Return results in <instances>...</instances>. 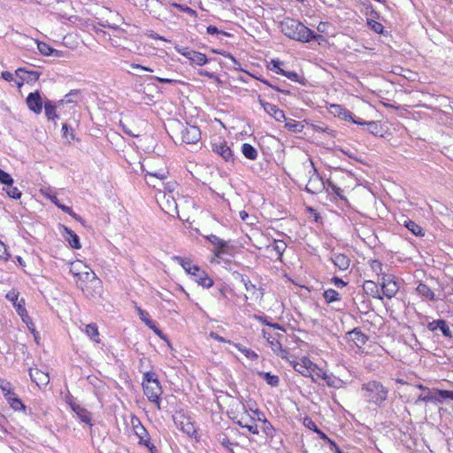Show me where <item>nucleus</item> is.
Returning <instances> with one entry per match:
<instances>
[{
	"instance_id": "1",
	"label": "nucleus",
	"mask_w": 453,
	"mask_h": 453,
	"mask_svg": "<svg viewBox=\"0 0 453 453\" xmlns=\"http://www.w3.org/2000/svg\"><path fill=\"white\" fill-rule=\"evenodd\" d=\"M280 28L284 35L300 42H310L322 38V35L315 34L301 21L289 17L280 22Z\"/></svg>"
},
{
	"instance_id": "2",
	"label": "nucleus",
	"mask_w": 453,
	"mask_h": 453,
	"mask_svg": "<svg viewBox=\"0 0 453 453\" xmlns=\"http://www.w3.org/2000/svg\"><path fill=\"white\" fill-rule=\"evenodd\" d=\"M360 394L366 403L380 407L388 399V388L380 381L369 380L362 385Z\"/></svg>"
},
{
	"instance_id": "3",
	"label": "nucleus",
	"mask_w": 453,
	"mask_h": 453,
	"mask_svg": "<svg viewBox=\"0 0 453 453\" xmlns=\"http://www.w3.org/2000/svg\"><path fill=\"white\" fill-rule=\"evenodd\" d=\"M303 166L309 177L304 190L310 194H318L322 192L326 188V181H324L322 177L319 175L313 161L309 158L303 164Z\"/></svg>"
},
{
	"instance_id": "4",
	"label": "nucleus",
	"mask_w": 453,
	"mask_h": 453,
	"mask_svg": "<svg viewBox=\"0 0 453 453\" xmlns=\"http://www.w3.org/2000/svg\"><path fill=\"white\" fill-rule=\"evenodd\" d=\"M131 426L134 434L139 438L138 443L148 448L149 450L153 449V444L150 442V436L147 429L143 426L139 418L132 416Z\"/></svg>"
},
{
	"instance_id": "5",
	"label": "nucleus",
	"mask_w": 453,
	"mask_h": 453,
	"mask_svg": "<svg viewBox=\"0 0 453 453\" xmlns=\"http://www.w3.org/2000/svg\"><path fill=\"white\" fill-rule=\"evenodd\" d=\"M174 49L178 53L190 60L191 63L199 66L204 65L209 61L205 54L188 49L187 47L176 45Z\"/></svg>"
},
{
	"instance_id": "6",
	"label": "nucleus",
	"mask_w": 453,
	"mask_h": 453,
	"mask_svg": "<svg viewBox=\"0 0 453 453\" xmlns=\"http://www.w3.org/2000/svg\"><path fill=\"white\" fill-rule=\"evenodd\" d=\"M143 393L148 400L155 403L157 410H161V395L163 393L160 382L142 386Z\"/></svg>"
},
{
	"instance_id": "7",
	"label": "nucleus",
	"mask_w": 453,
	"mask_h": 453,
	"mask_svg": "<svg viewBox=\"0 0 453 453\" xmlns=\"http://www.w3.org/2000/svg\"><path fill=\"white\" fill-rule=\"evenodd\" d=\"M416 387L422 391V393L418 396L417 400L414 402V404L418 405L420 403H439L440 396L437 395L438 391L441 389L436 388H429L422 384H418Z\"/></svg>"
},
{
	"instance_id": "8",
	"label": "nucleus",
	"mask_w": 453,
	"mask_h": 453,
	"mask_svg": "<svg viewBox=\"0 0 453 453\" xmlns=\"http://www.w3.org/2000/svg\"><path fill=\"white\" fill-rule=\"evenodd\" d=\"M211 150L214 153L220 156L226 162L234 164V156L230 147L227 146L226 142L219 141L218 142H212Z\"/></svg>"
},
{
	"instance_id": "9",
	"label": "nucleus",
	"mask_w": 453,
	"mask_h": 453,
	"mask_svg": "<svg viewBox=\"0 0 453 453\" xmlns=\"http://www.w3.org/2000/svg\"><path fill=\"white\" fill-rule=\"evenodd\" d=\"M189 275L195 282L204 288H210L214 284L213 280L200 266L193 268V272Z\"/></svg>"
},
{
	"instance_id": "10",
	"label": "nucleus",
	"mask_w": 453,
	"mask_h": 453,
	"mask_svg": "<svg viewBox=\"0 0 453 453\" xmlns=\"http://www.w3.org/2000/svg\"><path fill=\"white\" fill-rule=\"evenodd\" d=\"M181 138L187 144H196L201 139V131L196 126H188L182 129Z\"/></svg>"
},
{
	"instance_id": "11",
	"label": "nucleus",
	"mask_w": 453,
	"mask_h": 453,
	"mask_svg": "<svg viewBox=\"0 0 453 453\" xmlns=\"http://www.w3.org/2000/svg\"><path fill=\"white\" fill-rule=\"evenodd\" d=\"M27 105L30 111L36 114H40L42 111L44 101L42 100L39 91L31 92L26 99Z\"/></svg>"
},
{
	"instance_id": "12",
	"label": "nucleus",
	"mask_w": 453,
	"mask_h": 453,
	"mask_svg": "<svg viewBox=\"0 0 453 453\" xmlns=\"http://www.w3.org/2000/svg\"><path fill=\"white\" fill-rule=\"evenodd\" d=\"M173 422L179 429L188 436L196 434V429L189 418L185 417L184 415H180L179 417H173Z\"/></svg>"
},
{
	"instance_id": "13",
	"label": "nucleus",
	"mask_w": 453,
	"mask_h": 453,
	"mask_svg": "<svg viewBox=\"0 0 453 453\" xmlns=\"http://www.w3.org/2000/svg\"><path fill=\"white\" fill-rule=\"evenodd\" d=\"M346 339L352 342L357 348H362L368 341V336L365 334L358 327L352 329L346 334Z\"/></svg>"
},
{
	"instance_id": "14",
	"label": "nucleus",
	"mask_w": 453,
	"mask_h": 453,
	"mask_svg": "<svg viewBox=\"0 0 453 453\" xmlns=\"http://www.w3.org/2000/svg\"><path fill=\"white\" fill-rule=\"evenodd\" d=\"M330 260L340 271H346L349 268L350 258L345 254L331 251Z\"/></svg>"
},
{
	"instance_id": "15",
	"label": "nucleus",
	"mask_w": 453,
	"mask_h": 453,
	"mask_svg": "<svg viewBox=\"0 0 453 453\" xmlns=\"http://www.w3.org/2000/svg\"><path fill=\"white\" fill-rule=\"evenodd\" d=\"M261 105L265 111L272 116L276 121L281 122L283 120H287L285 112L279 109L275 104L261 101Z\"/></svg>"
},
{
	"instance_id": "16",
	"label": "nucleus",
	"mask_w": 453,
	"mask_h": 453,
	"mask_svg": "<svg viewBox=\"0 0 453 453\" xmlns=\"http://www.w3.org/2000/svg\"><path fill=\"white\" fill-rule=\"evenodd\" d=\"M29 376L32 381H34L38 387L46 386L50 382L49 374L37 368H30Z\"/></svg>"
},
{
	"instance_id": "17",
	"label": "nucleus",
	"mask_w": 453,
	"mask_h": 453,
	"mask_svg": "<svg viewBox=\"0 0 453 453\" xmlns=\"http://www.w3.org/2000/svg\"><path fill=\"white\" fill-rule=\"evenodd\" d=\"M256 419L253 417H250L249 415L242 416L237 421L236 424H238L240 426L246 428L250 433L253 434H258V428L256 425Z\"/></svg>"
},
{
	"instance_id": "18",
	"label": "nucleus",
	"mask_w": 453,
	"mask_h": 453,
	"mask_svg": "<svg viewBox=\"0 0 453 453\" xmlns=\"http://www.w3.org/2000/svg\"><path fill=\"white\" fill-rule=\"evenodd\" d=\"M311 366H315V365L306 357H303L301 362H296L293 365L295 371L305 377L310 376Z\"/></svg>"
},
{
	"instance_id": "19",
	"label": "nucleus",
	"mask_w": 453,
	"mask_h": 453,
	"mask_svg": "<svg viewBox=\"0 0 453 453\" xmlns=\"http://www.w3.org/2000/svg\"><path fill=\"white\" fill-rule=\"evenodd\" d=\"M69 404L72 410L76 413V415L82 422L89 424L90 426L92 425L91 414L88 410L73 402H69Z\"/></svg>"
},
{
	"instance_id": "20",
	"label": "nucleus",
	"mask_w": 453,
	"mask_h": 453,
	"mask_svg": "<svg viewBox=\"0 0 453 453\" xmlns=\"http://www.w3.org/2000/svg\"><path fill=\"white\" fill-rule=\"evenodd\" d=\"M58 103H53L50 99L44 100V111L45 115L50 121H54L58 119V115L56 112L57 108L59 106Z\"/></svg>"
},
{
	"instance_id": "21",
	"label": "nucleus",
	"mask_w": 453,
	"mask_h": 453,
	"mask_svg": "<svg viewBox=\"0 0 453 453\" xmlns=\"http://www.w3.org/2000/svg\"><path fill=\"white\" fill-rule=\"evenodd\" d=\"M232 246L229 242L221 239L218 246H215L212 250V253L216 257L221 258L225 255L231 254Z\"/></svg>"
},
{
	"instance_id": "22",
	"label": "nucleus",
	"mask_w": 453,
	"mask_h": 453,
	"mask_svg": "<svg viewBox=\"0 0 453 453\" xmlns=\"http://www.w3.org/2000/svg\"><path fill=\"white\" fill-rule=\"evenodd\" d=\"M240 281L243 284L247 292H249L252 296H255L256 299L262 298L264 293L261 291L259 295L257 294V288L256 285H254L249 277L240 274Z\"/></svg>"
},
{
	"instance_id": "23",
	"label": "nucleus",
	"mask_w": 453,
	"mask_h": 453,
	"mask_svg": "<svg viewBox=\"0 0 453 453\" xmlns=\"http://www.w3.org/2000/svg\"><path fill=\"white\" fill-rule=\"evenodd\" d=\"M135 309L139 314L140 319L145 323V325L152 329L157 335H160L161 332L156 326L155 322L150 319V314L139 306H135Z\"/></svg>"
},
{
	"instance_id": "24",
	"label": "nucleus",
	"mask_w": 453,
	"mask_h": 453,
	"mask_svg": "<svg viewBox=\"0 0 453 453\" xmlns=\"http://www.w3.org/2000/svg\"><path fill=\"white\" fill-rule=\"evenodd\" d=\"M268 344L270 345L272 350L276 356L281 357L282 359L288 358V351L286 349L282 348V345L278 339H276L275 337L272 338V340L269 341Z\"/></svg>"
},
{
	"instance_id": "25",
	"label": "nucleus",
	"mask_w": 453,
	"mask_h": 453,
	"mask_svg": "<svg viewBox=\"0 0 453 453\" xmlns=\"http://www.w3.org/2000/svg\"><path fill=\"white\" fill-rule=\"evenodd\" d=\"M363 288L367 295L373 298L382 300V296L380 294L377 284L372 280H365L363 284Z\"/></svg>"
},
{
	"instance_id": "26",
	"label": "nucleus",
	"mask_w": 453,
	"mask_h": 453,
	"mask_svg": "<svg viewBox=\"0 0 453 453\" xmlns=\"http://www.w3.org/2000/svg\"><path fill=\"white\" fill-rule=\"evenodd\" d=\"M399 288H400L399 283L396 280H394V281L388 282L387 284H385V283L382 284L381 290H382L383 296H385L387 298L391 299L397 294Z\"/></svg>"
},
{
	"instance_id": "27",
	"label": "nucleus",
	"mask_w": 453,
	"mask_h": 453,
	"mask_svg": "<svg viewBox=\"0 0 453 453\" xmlns=\"http://www.w3.org/2000/svg\"><path fill=\"white\" fill-rule=\"evenodd\" d=\"M5 400L7 401V403L10 404V406L14 411H22L26 412V411H27L26 405L16 395V394L14 392L12 393L10 396L8 395L7 397H5Z\"/></svg>"
},
{
	"instance_id": "28",
	"label": "nucleus",
	"mask_w": 453,
	"mask_h": 453,
	"mask_svg": "<svg viewBox=\"0 0 453 453\" xmlns=\"http://www.w3.org/2000/svg\"><path fill=\"white\" fill-rule=\"evenodd\" d=\"M64 230L66 234L65 239L68 242L69 245L75 250L81 249V245L80 242L79 236L70 228L64 226Z\"/></svg>"
},
{
	"instance_id": "29",
	"label": "nucleus",
	"mask_w": 453,
	"mask_h": 453,
	"mask_svg": "<svg viewBox=\"0 0 453 453\" xmlns=\"http://www.w3.org/2000/svg\"><path fill=\"white\" fill-rule=\"evenodd\" d=\"M416 291L419 296L425 297L426 299L430 301L436 300L434 292L425 283H419L416 288Z\"/></svg>"
},
{
	"instance_id": "30",
	"label": "nucleus",
	"mask_w": 453,
	"mask_h": 453,
	"mask_svg": "<svg viewBox=\"0 0 453 453\" xmlns=\"http://www.w3.org/2000/svg\"><path fill=\"white\" fill-rule=\"evenodd\" d=\"M331 109H333V111L334 114H337L339 117L345 120L352 119L353 113L342 107L340 104H332Z\"/></svg>"
},
{
	"instance_id": "31",
	"label": "nucleus",
	"mask_w": 453,
	"mask_h": 453,
	"mask_svg": "<svg viewBox=\"0 0 453 453\" xmlns=\"http://www.w3.org/2000/svg\"><path fill=\"white\" fill-rule=\"evenodd\" d=\"M257 375L262 378L266 383L272 387H277L280 384V378L277 375L271 374L267 372H257Z\"/></svg>"
},
{
	"instance_id": "32",
	"label": "nucleus",
	"mask_w": 453,
	"mask_h": 453,
	"mask_svg": "<svg viewBox=\"0 0 453 453\" xmlns=\"http://www.w3.org/2000/svg\"><path fill=\"white\" fill-rule=\"evenodd\" d=\"M326 192L334 193L339 199L346 201V197L343 195V190L336 186L333 181L327 180L326 182Z\"/></svg>"
},
{
	"instance_id": "33",
	"label": "nucleus",
	"mask_w": 453,
	"mask_h": 453,
	"mask_svg": "<svg viewBox=\"0 0 453 453\" xmlns=\"http://www.w3.org/2000/svg\"><path fill=\"white\" fill-rule=\"evenodd\" d=\"M242 153L250 160H256L257 157V149L250 143H243L242 145Z\"/></svg>"
},
{
	"instance_id": "34",
	"label": "nucleus",
	"mask_w": 453,
	"mask_h": 453,
	"mask_svg": "<svg viewBox=\"0 0 453 453\" xmlns=\"http://www.w3.org/2000/svg\"><path fill=\"white\" fill-rule=\"evenodd\" d=\"M404 226L411 231L414 235L416 236H424L425 232L423 231V228L418 225L416 222L406 219L403 223Z\"/></svg>"
},
{
	"instance_id": "35",
	"label": "nucleus",
	"mask_w": 453,
	"mask_h": 453,
	"mask_svg": "<svg viewBox=\"0 0 453 453\" xmlns=\"http://www.w3.org/2000/svg\"><path fill=\"white\" fill-rule=\"evenodd\" d=\"M173 259L182 266L188 274H190L193 272V268H196L198 266L196 265H193L189 259L179 256L174 257Z\"/></svg>"
},
{
	"instance_id": "36",
	"label": "nucleus",
	"mask_w": 453,
	"mask_h": 453,
	"mask_svg": "<svg viewBox=\"0 0 453 453\" xmlns=\"http://www.w3.org/2000/svg\"><path fill=\"white\" fill-rule=\"evenodd\" d=\"M323 297L326 303H332L341 301V295L333 288H328L324 291Z\"/></svg>"
},
{
	"instance_id": "37",
	"label": "nucleus",
	"mask_w": 453,
	"mask_h": 453,
	"mask_svg": "<svg viewBox=\"0 0 453 453\" xmlns=\"http://www.w3.org/2000/svg\"><path fill=\"white\" fill-rule=\"evenodd\" d=\"M233 345L242 352L247 358L250 360H257L258 358V355L247 347L242 346L241 343L233 342Z\"/></svg>"
},
{
	"instance_id": "38",
	"label": "nucleus",
	"mask_w": 453,
	"mask_h": 453,
	"mask_svg": "<svg viewBox=\"0 0 453 453\" xmlns=\"http://www.w3.org/2000/svg\"><path fill=\"white\" fill-rule=\"evenodd\" d=\"M85 333L95 342L98 343L100 342L99 332L96 324L87 325L85 326Z\"/></svg>"
},
{
	"instance_id": "39",
	"label": "nucleus",
	"mask_w": 453,
	"mask_h": 453,
	"mask_svg": "<svg viewBox=\"0 0 453 453\" xmlns=\"http://www.w3.org/2000/svg\"><path fill=\"white\" fill-rule=\"evenodd\" d=\"M287 243L282 240H274L273 250L278 255V259L281 261L284 251L286 250Z\"/></svg>"
},
{
	"instance_id": "40",
	"label": "nucleus",
	"mask_w": 453,
	"mask_h": 453,
	"mask_svg": "<svg viewBox=\"0 0 453 453\" xmlns=\"http://www.w3.org/2000/svg\"><path fill=\"white\" fill-rule=\"evenodd\" d=\"M285 121H286L285 127L288 131L295 132V133L302 132L303 126L300 122H298L295 119H288V120L287 119Z\"/></svg>"
},
{
	"instance_id": "41",
	"label": "nucleus",
	"mask_w": 453,
	"mask_h": 453,
	"mask_svg": "<svg viewBox=\"0 0 453 453\" xmlns=\"http://www.w3.org/2000/svg\"><path fill=\"white\" fill-rule=\"evenodd\" d=\"M3 189L5 191L7 196L12 199H19L22 196L21 191L18 188L14 187L13 184H12V186H5Z\"/></svg>"
},
{
	"instance_id": "42",
	"label": "nucleus",
	"mask_w": 453,
	"mask_h": 453,
	"mask_svg": "<svg viewBox=\"0 0 453 453\" xmlns=\"http://www.w3.org/2000/svg\"><path fill=\"white\" fill-rule=\"evenodd\" d=\"M439 326V330L441 332L442 335L448 339L453 338V331L449 326L448 322L444 319L441 320Z\"/></svg>"
},
{
	"instance_id": "43",
	"label": "nucleus",
	"mask_w": 453,
	"mask_h": 453,
	"mask_svg": "<svg viewBox=\"0 0 453 453\" xmlns=\"http://www.w3.org/2000/svg\"><path fill=\"white\" fill-rule=\"evenodd\" d=\"M159 382L157 374L154 372H147L142 375V386Z\"/></svg>"
},
{
	"instance_id": "44",
	"label": "nucleus",
	"mask_w": 453,
	"mask_h": 453,
	"mask_svg": "<svg viewBox=\"0 0 453 453\" xmlns=\"http://www.w3.org/2000/svg\"><path fill=\"white\" fill-rule=\"evenodd\" d=\"M37 49L40 53L44 56H50L51 54H54L53 48L43 42H37Z\"/></svg>"
},
{
	"instance_id": "45",
	"label": "nucleus",
	"mask_w": 453,
	"mask_h": 453,
	"mask_svg": "<svg viewBox=\"0 0 453 453\" xmlns=\"http://www.w3.org/2000/svg\"><path fill=\"white\" fill-rule=\"evenodd\" d=\"M320 438L325 441L326 442L329 447H330V449L333 450L334 453H344L338 446L337 444L335 443V441H334L333 440H331L325 433H321V436Z\"/></svg>"
},
{
	"instance_id": "46",
	"label": "nucleus",
	"mask_w": 453,
	"mask_h": 453,
	"mask_svg": "<svg viewBox=\"0 0 453 453\" xmlns=\"http://www.w3.org/2000/svg\"><path fill=\"white\" fill-rule=\"evenodd\" d=\"M261 429L266 436L270 438L274 436L275 429L266 418H263V426H261Z\"/></svg>"
},
{
	"instance_id": "47",
	"label": "nucleus",
	"mask_w": 453,
	"mask_h": 453,
	"mask_svg": "<svg viewBox=\"0 0 453 453\" xmlns=\"http://www.w3.org/2000/svg\"><path fill=\"white\" fill-rule=\"evenodd\" d=\"M0 389L3 392L4 398L8 395L10 396L11 394L13 393L12 384L4 379H0Z\"/></svg>"
},
{
	"instance_id": "48",
	"label": "nucleus",
	"mask_w": 453,
	"mask_h": 453,
	"mask_svg": "<svg viewBox=\"0 0 453 453\" xmlns=\"http://www.w3.org/2000/svg\"><path fill=\"white\" fill-rule=\"evenodd\" d=\"M16 309L17 313L22 318V320L26 322V318H28L27 310L25 308V301L21 299L18 303H16V305H13Z\"/></svg>"
},
{
	"instance_id": "49",
	"label": "nucleus",
	"mask_w": 453,
	"mask_h": 453,
	"mask_svg": "<svg viewBox=\"0 0 453 453\" xmlns=\"http://www.w3.org/2000/svg\"><path fill=\"white\" fill-rule=\"evenodd\" d=\"M13 182L14 180L12 177L8 173L0 168V183L4 186H12Z\"/></svg>"
},
{
	"instance_id": "50",
	"label": "nucleus",
	"mask_w": 453,
	"mask_h": 453,
	"mask_svg": "<svg viewBox=\"0 0 453 453\" xmlns=\"http://www.w3.org/2000/svg\"><path fill=\"white\" fill-rule=\"evenodd\" d=\"M284 65V63L282 61H280V59H272L268 65V68L276 73H279L280 74V70H283L281 68V66Z\"/></svg>"
},
{
	"instance_id": "51",
	"label": "nucleus",
	"mask_w": 453,
	"mask_h": 453,
	"mask_svg": "<svg viewBox=\"0 0 453 453\" xmlns=\"http://www.w3.org/2000/svg\"><path fill=\"white\" fill-rule=\"evenodd\" d=\"M78 96H79L78 90H72L70 93L65 95V99L59 100L58 102V104L62 105V104H64V103H66V104L73 103L75 101V99L78 97Z\"/></svg>"
},
{
	"instance_id": "52",
	"label": "nucleus",
	"mask_w": 453,
	"mask_h": 453,
	"mask_svg": "<svg viewBox=\"0 0 453 453\" xmlns=\"http://www.w3.org/2000/svg\"><path fill=\"white\" fill-rule=\"evenodd\" d=\"M367 25L369 27L374 31L377 34H382L384 30V27L381 23L373 20V19H367Z\"/></svg>"
},
{
	"instance_id": "53",
	"label": "nucleus",
	"mask_w": 453,
	"mask_h": 453,
	"mask_svg": "<svg viewBox=\"0 0 453 453\" xmlns=\"http://www.w3.org/2000/svg\"><path fill=\"white\" fill-rule=\"evenodd\" d=\"M22 75H24V78H26L27 83H32L35 82L39 79L40 73L36 71H27V73H22Z\"/></svg>"
},
{
	"instance_id": "54",
	"label": "nucleus",
	"mask_w": 453,
	"mask_h": 453,
	"mask_svg": "<svg viewBox=\"0 0 453 453\" xmlns=\"http://www.w3.org/2000/svg\"><path fill=\"white\" fill-rule=\"evenodd\" d=\"M367 130L369 131L370 134H373V135H380V126L375 122V121H368L367 122Z\"/></svg>"
},
{
	"instance_id": "55",
	"label": "nucleus",
	"mask_w": 453,
	"mask_h": 453,
	"mask_svg": "<svg viewBox=\"0 0 453 453\" xmlns=\"http://www.w3.org/2000/svg\"><path fill=\"white\" fill-rule=\"evenodd\" d=\"M257 80H258L259 81H261L262 83H264L265 85L272 88L273 89L278 91V92H281V93H284L286 95H288L290 92L288 90H285V89H282L280 88V87L271 83L268 80L266 79H264L262 77H257Z\"/></svg>"
},
{
	"instance_id": "56",
	"label": "nucleus",
	"mask_w": 453,
	"mask_h": 453,
	"mask_svg": "<svg viewBox=\"0 0 453 453\" xmlns=\"http://www.w3.org/2000/svg\"><path fill=\"white\" fill-rule=\"evenodd\" d=\"M227 288L224 285L217 286L213 291V296L218 298L226 297Z\"/></svg>"
},
{
	"instance_id": "57",
	"label": "nucleus",
	"mask_w": 453,
	"mask_h": 453,
	"mask_svg": "<svg viewBox=\"0 0 453 453\" xmlns=\"http://www.w3.org/2000/svg\"><path fill=\"white\" fill-rule=\"evenodd\" d=\"M173 5L179 9L180 12H183L190 16L196 17L197 15L196 12L188 5H183L180 4H173Z\"/></svg>"
},
{
	"instance_id": "58",
	"label": "nucleus",
	"mask_w": 453,
	"mask_h": 453,
	"mask_svg": "<svg viewBox=\"0 0 453 453\" xmlns=\"http://www.w3.org/2000/svg\"><path fill=\"white\" fill-rule=\"evenodd\" d=\"M206 31L209 35H222L224 36L229 37L231 34L219 30L217 27L210 25L207 27Z\"/></svg>"
},
{
	"instance_id": "59",
	"label": "nucleus",
	"mask_w": 453,
	"mask_h": 453,
	"mask_svg": "<svg viewBox=\"0 0 453 453\" xmlns=\"http://www.w3.org/2000/svg\"><path fill=\"white\" fill-rule=\"evenodd\" d=\"M22 73H27V70L25 68L20 67L15 71V73L18 76V80L15 82L19 88L22 87L24 82H26V78H24V75H22Z\"/></svg>"
},
{
	"instance_id": "60",
	"label": "nucleus",
	"mask_w": 453,
	"mask_h": 453,
	"mask_svg": "<svg viewBox=\"0 0 453 453\" xmlns=\"http://www.w3.org/2000/svg\"><path fill=\"white\" fill-rule=\"evenodd\" d=\"M50 201L55 204L57 205L59 209H61L65 213H70L72 212V208L69 207V206H66L65 204H62L59 200L57 198L56 196H52L50 197Z\"/></svg>"
},
{
	"instance_id": "61",
	"label": "nucleus",
	"mask_w": 453,
	"mask_h": 453,
	"mask_svg": "<svg viewBox=\"0 0 453 453\" xmlns=\"http://www.w3.org/2000/svg\"><path fill=\"white\" fill-rule=\"evenodd\" d=\"M219 441H220V444L226 448V449H228L231 453H234L233 451V449H232V446L233 445H235L234 443L231 442L229 441V439L226 437V435L223 434L222 436H219Z\"/></svg>"
},
{
	"instance_id": "62",
	"label": "nucleus",
	"mask_w": 453,
	"mask_h": 453,
	"mask_svg": "<svg viewBox=\"0 0 453 453\" xmlns=\"http://www.w3.org/2000/svg\"><path fill=\"white\" fill-rule=\"evenodd\" d=\"M280 74L287 77L292 81H299V75L295 71H285V70H280Z\"/></svg>"
},
{
	"instance_id": "63",
	"label": "nucleus",
	"mask_w": 453,
	"mask_h": 453,
	"mask_svg": "<svg viewBox=\"0 0 453 453\" xmlns=\"http://www.w3.org/2000/svg\"><path fill=\"white\" fill-rule=\"evenodd\" d=\"M303 424L311 430L316 432L319 435V437L321 436V433L323 432L318 428L316 424L311 418H305Z\"/></svg>"
},
{
	"instance_id": "64",
	"label": "nucleus",
	"mask_w": 453,
	"mask_h": 453,
	"mask_svg": "<svg viewBox=\"0 0 453 453\" xmlns=\"http://www.w3.org/2000/svg\"><path fill=\"white\" fill-rule=\"evenodd\" d=\"M437 395L440 396L439 403H441L443 402V400H445V399L453 400V391L440 390V391H438Z\"/></svg>"
}]
</instances>
